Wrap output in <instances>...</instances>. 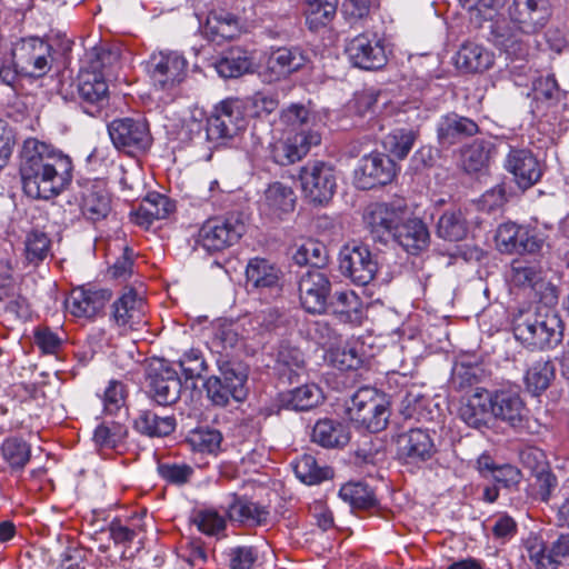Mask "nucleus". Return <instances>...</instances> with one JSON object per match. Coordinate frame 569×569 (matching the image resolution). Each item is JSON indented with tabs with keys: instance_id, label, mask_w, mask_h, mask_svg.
<instances>
[{
	"instance_id": "32",
	"label": "nucleus",
	"mask_w": 569,
	"mask_h": 569,
	"mask_svg": "<svg viewBox=\"0 0 569 569\" xmlns=\"http://www.w3.org/2000/svg\"><path fill=\"white\" fill-rule=\"evenodd\" d=\"M246 277L252 288L280 290L279 270L266 259H251L246 269Z\"/></svg>"
},
{
	"instance_id": "22",
	"label": "nucleus",
	"mask_w": 569,
	"mask_h": 569,
	"mask_svg": "<svg viewBox=\"0 0 569 569\" xmlns=\"http://www.w3.org/2000/svg\"><path fill=\"white\" fill-rule=\"evenodd\" d=\"M306 63L303 51L298 47H279L273 49L267 61L262 77L273 82L298 71Z\"/></svg>"
},
{
	"instance_id": "30",
	"label": "nucleus",
	"mask_w": 569,
	"mask_h": 569,
	"mask_svg": "<svg viewBox=\"0 0 569 569\" xmlns=\"http://www.w3.org/2000/svg\"><path fill=\"white\" fill-rule=\"evenodd\" d=\"M387 62V54L382 40L376 34L358 36V68L377 70Z\"/></svg>"
},
{
	"instance_id": "17",
	"label": "nucleus",
	"mask_w": 569,
	"mask_h": 569,
	"mask_svg": "<svg viewBox=\"0 0 569 569\" xmlns=\"http://www.w3.org/2000/svg\"><path fill=\"white\" fill-rule=\"evenodd\" d=\"M436 453V446L430 432L413 428L397 438V456L406 463L425 462Z\"/></svg>"
},
{
	"instance_id": "53",
	"label": "nucleus",
	"mask_w": 569,
	"mask_h": 569,
	"mask_svg": "<svg viewBox=\"0 0 569 569\" xmlns=\"http://www.w3.org/2000/svg\"><path fill=\"white\" fill-rule=\"evenodd\" d=\"M224 556L229 569H253L258 559L257 550L250 546L229 548Z\"/></svg>"
},
{
	"instance_id": "40",
	"label": "nucleus",
	"mask_w": 569,
	"mask_h": 569,
	"mask_svg": "<svg viewBox=\"0 0 569 569\" xmlns=\"http://www.w3.org/2000/svg\"><path fill=\"white\" fill-rule=\"evenodd\" d=\"M322 398L321 390L315 385H305L281 393L282 407L296 411H307L316 407Z\"/></svg>"
},
{
	"instance_id": "50",
	"label": "nucleus",
	"mask_w": 569,
	"mask_h": 569,
	"mask_svg": "<svg viewBox=\"0 0 569 569\" xmlns=\"http://www.w3.org/2000/svg\"><path fill=\"white\" fill-rule=\"evenodd\" d=\"M417 137L418 131L416 130L396 129L387 136L385 146L393 157L402 160L411 151Z\"/></svg>"
},
{
	"instance_id": "24",
	"label": "nucleus",
	"mask_w": 569,
	"mask_h": 569,
	"mask_svg": "<svg viewBox=\"0 0 569 569\" xmlns=\"http://www.w3.org/2000/svg\"><path fill=\"white\" fill-rule=\"evenodd\" d=\"M214 69L222 78H239L254 71V52L243 47H231L216 60Z\"/></svg>"
},
{
	"instance_id": "56",
	"label": "nucleus",
	"mask_w": 569,
	"mask_h": 569,
	"mask_svg": "<svg viewBox=\"0 0 569 569\" xmlns=\"http://www.w3.org/2000/svg\"><path fill=\"white\" fill-rule=\"evenodd\" d=\"M282 119L286 123L296 127L298 131L317 129L319 130L316 116L311 114L310 111L299 104H292L286 109L282 113Z\"/></svg>"
},
{
	"instance_id": "27",
	"label": "nucleus",
	"mask_w": 569,
	"mask_h": 569,
	"mask_svg": "<svg viewBox=\"0 0 569 569\" xmlns=\"http://www.w3.org/2000/svg\"><path fill=\"white\" fill-rule=\"evenodd\" d=\"M137 432L149 438L170 436L177 428L174 416H160L152 410H141L133 421Z\"/></svg>"
},
{
	"instance_id": "55",
	"label": "nucleus",
	"mask_w": 569,
	"mask_h": 569,
	"mask_svg": "<svg viewBox=\"0 0 569 569\" xmlns=\"http://www.w3.org/2000/svg\"><path fill=\"white\" fill-rule=\"evenodd\" d=\"M51 241L40 231H32L26 239V258L31 263H39L47 258Z\"/></svg>"
},
{
	"instance_id": "51",
	"label": "nucleus",
	"mask_w": 569,
	"mask_h": 569,
	"mask_svg": "<svg viewBox=\"0 0 569 569\" xmlns=\"http://www.w3.org/2000/svg\"><path fill=\"white\" fill-rule=\"evenodd\" d=\"M490 159V143L485 140H475L462 152V164L467 172H478L485 168Z\"/></svg>"
},
{
	"instance_id": "7",
	"label": "nucleus",
	"mask_w": 569,
	"mask_h": 569,
	"mask_svg": "<svg viewBox=\"0 0 569 569\" xmlns=\"http://www.w3.org/2000/svg\"><path fill=\"white\" fill-rule=\"evenodd\" d=\"M496 242L503 253L536 254L542 250L546 240L536 228L505 222L497 229Z\"/></svg>"
},
{
	"instance_id": "34",
	"label": "nucleus",
	"mask_w": 569,
	"mask_h": 569,
	"mask_svg": "<svg viewBox=\"0 0 569 569\" xmlns=\"http://www.w3.org/2000/svg\"><path fill=\"white\" fill-rule=\"evenodd\" d=\"M296 197L293 190L281 183L273 182L264 191L261 208L264 212L280 217L293 210Z\"/></svg>"
},
{
	"instance_id": "10",
	"label": "nucleus",
	"mask_w": 569,
	"mask_h": 569,
	"mask_svg": "<svg viewBox=\"0 0 569 569\" xmlns=\"http://www.w3.org/2000/svg\"><path fill=\"white\" fill-rule=\"evenodd\" d=\"M409 214L408 206L403 199L390 202H377L368 206L363 212V223L370 232L381 238L385 234L393 236L399 223Z\"/></svg>"
},
{
	"instance_id": "4",
	"label": "nucleus",
	"mask_w": 569,
	"mask_h": 569,
	"mask_svg": "<svg viewBox=\"0 0 569 569\" xmlns=\"http://www.w3.org/2000/svg\"><path fill=\"white\" fill-rule=\"evenodd\" d=\"M108 133L114 148L126 154L146 152L152 143L149 123L140 118H118L108 124Z\"/></svg>"
},
{
	"instance_id": "13",
	"label": "nucleus",
	"mask_w": 569,
	"mask_h": 569,
	"mask_svg": "<svg viewBox=\"0 0 569 569\" xmlns=\"http://www.w3.org/2000/svg\"><path fill=\"white\" fill-rule=\"evenodd\" d=\"M321 133L317 129L301 130L287 136L270 146L271 159L280 166H289L300 161L311 147L319 146Z\"/></svg>"
},
{
	"instance_id": "44",
	"label": "nucleus",
	"mask_w": 569,
	"mask_h": 569,
	"mask_svg": "<svg viewBox=\"0 0 569 569\" xmlns=\"http://www.w3.org/2000/svg\"><path fill=\"white\" fill-rule=\"evenodd\" d=\"M467 221L460 209L448 210L439 218L437 234L449 241L462 240L467 234Z\"/></svg>"
},
{
	"instance_id": "8",
	"label": "nucleus",
	"mask_w": 569,
	"mask_h": 569,
	"mask_svg": "<svg viewBox=\"0 0 569 569\" xmlns=\"http://www.w3.org/2000/svg\"><path fill=\"white\" fill-rule=\"evenodd\" d=\"M244 231L238 217L211 218L199 229L197 242L209 252L221 251L237 243Z\"/></svg>"
},
{
	"instance_id": "21",
	"label": "nucleus",
	"mask_w": 569,
	"mask_h": 569,
	"mask_svg": "<svg viewBox=\"0 0 569 569\" xmlns=\"http://www.w3.org/2000/svg\"><path fill=\"white\" fill-rule=\"evenodd\" d=\"M459 418L470 428L481 430L490 427L492 418L490 391L477 388L471 395L461 400Z\"/></svg>"
},
{
	"instance_id": "25",
	"label": "nucleus",
	"mask_w": 569,
	"mask_h": 569,
	"mask_svg": "<svg viewBox=\"0 0 569 569\" xmlns=\"http://www.w3.org/2000/svg\"><path fill=\"white\" fill-rule=\"evenodd\" d=\"M110 299L108 290H86L78 288L72 290L66 301V308L71 315L79 318H93Z\"/></svg>"
},
{
	"instance_id": "5",
	"label": "nucleus",
	"mask_w": 569,
	"mask_h": 569,
	"mask_svg": "<svg viewBox=\"0 0 569 569\" xmlns=\"http://www.w3.org/2000/svg\"><path fill=\"white\" fill-rule=\"evenodd\" d=\"M241 103L236 99L221 101L207 119V139L217 146L226 144L246 128Z\"/></svg>"
},
{
	"instance_id": "45",
	"label": "nucleus",
	"mask_w": 569,
	"mask_h": 569,
	"mask_svg": "<svg viewBox=\"0 0 569 569\" xmlns=\"http://www.w3.org/2000/svg\"><path fill=\"white\" fill-rule=\"evenodd\" d=\"M509 279L517 287L536 288L542 280L538 262L526 259H515L510 266Z\"/></svg>"
},
{
	"instance_id": "6",
	"label": "nucleus",
	"mask_w": 569,
	"mask_h": 569,
	"mask_svg": "<svg viewBox=\"0 0 569 569\" xmlns=\"http://www.w3.org/2000/svg\"><path fill=\"white\" fill-rule=\"evenodd\" d=\"M52 48L37 37L19 40L12 48V61L21 74L40 78L52 67Z\"/></svg>"
},
{
	"instance_id": "63",
	"label": "nucleus",
	"mask_w": 569,
	"mask_h": 569,
	"mask_svg": "<svg viewBox=\"0 0 569 569\" xmlns=\"http://www.w3.org/2000/svg\"><path fill=\"white\" fill-rule=\"evenodd\" d=\"M158 470L163 479L176 485L188 482L193 473L192 467L186 463H162Z\"/></svg>"
},
{
	"instance_id": "49",
	"label": "nucleus",
	"mask_w": 569,
	"mask_h": 569,
	"mask_svg": "<svg viewBox=\"0 0 569 569\" xmlns=\"http://www.w3.org/2000/svg\"><path fill=\"white\" fill-rule=\"evenodd\" d=\"M127 437L128 428L116 421L99 425L93 433L96 445L103 448H117L123 443Z\"/></svg>"
},
{
	"instance_id": "26",
	"label": "nucleus",
	"mask_w": 569,
	"mask_h": 569,
	"mask_svg": "<svg viewBox=\"0 0 569 569\" xmlns=\"http://www.w3.org/2000/svg\"><path fill=\"white\" fill-rule=\"evenodd\" d=\"M392 237L411 254H418L425 250L430 241L427 226L418 218H409V214L399 223Z\"/></svg>"
},
{
	"instance_id": "14",
	"label": "nucleus",
	"mask_w": 569,
	"mask_h": 569,
	"mask_svg": "<svg viewBox=\"0 0 569 569\" xmlns=\"http://www.w3.org/2000/svg\"><path fill=\"white\" fill-rule=\"evenodd\" d=\"M148 381L149 395L158 405L170 406L179 400L181 380L164 360H157L150 366Z\"/></svg>"
},
{
	"instance_id": "42",
	"label": "nucleus",
	"mask_w": 569,
	"mask_h": 569,
	"mask_svg": "<svg viewBox=\"0 0 569 569\" xmlns=\"http://www.w3.org/2000/svg\"><path fill=\"white\" fill-rule=\"evenodd\" d=\"M306 22L310 30L317 31L327 26L336 16L339 0H305Z\"/></svg>"
},
{
	"instance_id": "38",
	"label": "nucleus",
	"mask_w": 569,
	"mask_h": 569,
	"mask_svg": "<svg viewBox=\"0 0 569 569\" xmlns=\"http://www.w3.org/2000/svg\"><path fill=\"white\" fill-rule=\"evenodd\" d=\"M143 300L133 289L126 290L113 303V318L119 326H133L140 322Z\"/></svg>"
},
{
	"instance_id": "36",
	"label": "nucleus",
	"mask_w": 569,
	"mask_h": 569,
	"mask_svg": "<svg viewBox=\"0 0 569 569\" xmlns=\"http://www.w3.org/2000/svg\"><path fill=\"white\" fill-rule=\"evenodd\" d=\"M312 441L325 448H340L351 439V432L341 423L332 420H319L312 430Z\"/></svg>"
},
{
	"instance_id": "19",
	"label": "nucleus",
	"mask_w": 569,
	"mask_h": 569,
	"mask_svg": "<svg viewBox=\"0 0 569 569\" xmlns=\"http://www.w3.org/2000/svg\"><path fill=\"white\" fill-rule=\"evenodd\" d=\"M248 31L246 22L237 14L219 9L209 12L203 34L213 42L233 40Z\"/></svg>"
},
{
	"instance_id": "57",
	"label": "nucleus",
	"mask_w": 569,
	"mask_h": 569,
	"mask_svg": "<svg viewBox=\"0 0 569 569\" xmlns=\"http://www.w3.org/2000/svg\"><path fill=\"white\" fill-rule=\"evenodd\" d=\"M279 372L282 377L288 376L289 380L292 377H298L299 371L305 366L302 353L298 349L282 348L278 355Z\"/></svg>"
},
{
	"instance_id": "58",
	"label": "nucleus",
	"mask_w": 569,
	"mask_h": 569,
	"mask_svg": "<svg viewBox=\"0 0 569 569\" xmlns=\"http://www.w3.org/2000/svg\"><path fill=\"white\" fill-rule=\"evenodd\" d=\"M533 99L547 103H553L560 98V88L553 74L539 77L532 84Z\"/></svg>"
},
{
	"instance_id": "43",
	"label": "nucleus",
	"mask_w": 569,
	"mask_h": 569,
	"mask_svg": "<svg viewBox=\"0 0 569 569\" xmlns=\"http://www.w3.org/2000/svg\"><path fill=\"white\" fill-rule=\"evenodd\" d=\"M555 378V366L550 360H538L527 370L525 383L529 392L539 395L545 391Z\"/></svg>"
},
{
	"instance_id": "39",
	"label": "nucleus",
	"mask_w": 569,
	"mask_h": 569,
	"mask_svg": "<svg viewBox=\"0 0 569 569\" xmlns=\"http://www.w3.org/2000/svg\"><path fill=\"white\" fill-rule=\"evenodd\" d=\"M0 453L12 471H21L31 459V445L20 437H8L1 443Z\"/></svg>"
},
{
	"instance_id": "54",
	"label": "nucleus",
	"mask_w": 569,
	"mask_h": 569,
	"mask_svg": "<svg viewBox=\"0 0 569 569\" xmlns=\"http://www.w3.org/2000/svg\"><path fill=\"white\" fill-rule=\"evenodd\" d=\"M203 387L208 399L214 406L226 407L230 399L237 400L236 391H232V389L216 375L209 377Z\"/></svg>"
},
{
	"instance_id": "37",
	"label": "nucleus",
	"mask_w": 569,
	"mask_h": 569,
	"mask_svg": "<svg viewBox=\"0 0 569 569\" xmlns=\"http://www.w3.org/2000/svg\"><path fill=\"white\" fill-rule=\"evenodd\" d=\"M81 211L92 222L107 218L111 211V198L107 190L99 186L87 189L82 197Z\"/></svg>"
},
{
	"instance_id": "33",
	"label": "nucleus",
	"mask_w": 569,
	"mask_h": 569,
	"mask_svg": "<svg viewBox=\"0 0 569 569\" xmlns=\"http://www.w3.org/2000/svg\"><path fill=\"white\" fill-rule=\"evenodd\" d=\"M229 518L247 526H267L270 511L267 507L246 498H237L228 509Z\"/></svg>"
},
{
	"instance_id": "41",
	"label": "nucleus",
	"mask_w": 569,
	"mask_h": 569,
	"mask_svg": "<svg viewBox=\"0 0 569 569\" xmlns=\"http://www.w3.org/2000/svg\"><path fill=\"white\" fill-rule=\"evenodd\" d=\"M239 343V333L231 322H219L213 328L209 342L210 350L217 357L232 358V351Z\"/></svg>"
},
{
	"instance_id": "9",
	"label": "nucleus",
	"mask_w": 569,
	"mask_h": 569,
	"mask_svg": "<svg viewBox=\"0 0 569 569\" xmlns=\"http://www.w3.org/2000/svg\"><path fill=\"white\" fill-rule=\"evenodd\" d=\"M188 62L177 51H159L152 53L147 70L153 86L160 90H171L183 81Z\"/></svg>"
},
{
	"instance_id": "35",
	"label": "nucleus",
	"mask_w": 569,
	"mask_h": 569,
	"mask_svg": "<svg viewBox=\"0 0 569 569\" xmlns=\"http://www.w3.org/2000/svg\"><path fill=\"white\" fill-rule=\"evenodd\" d=\"M389 410L386 398L371 399L368 403H358V428L361 427L369 432H379L388 423Z\"/></svg>"
},
{
	"instance_id": "28",
	"label": "nucleus",
	"mask_w": 569,
	"mask_h": 569,
	"mask_svg": "<svg viewBox=\"0 0 569 569\" xmlns=\"http://www.w3.org/2000/svg\"><path fill=\"white\" fill-rule=\"evenodd\" d=\"M216 365L219 370V375L216 376L228 385L232 391H236L237 401H242L247 396L246 382L248 379V371L246 366L240 361L226 356L217 357Z\"/></svg>"
},
{
	"instance_id": "60",
	"label": "nucleus",
	"mask_w": 569,
	"mask_h": 569,
	"mask_svg": "<svg viewBox=\"0 0 569 569\" xmlns=\"http://www.w3.org/2000/svg\"><path fill=\"white\" fill-rule=\"evenodd\" d=\"M34 345L47 355H57L62 347L63 339L49 327H38L33 331Z\"/></svg>"
},
{
	"instance_id": "1",
	"label": "nucleus",
	"mask_w": 569,
	"mask_h": 569,
	"mask_svg": "<svg viewBox=\"0 0 569 569\" xmlns=\"http://www.w3.org/2000/svg\"><path fill=\"white\" fill-rule=\"evenodd\" d=\"M72 161L53 146L29 138L23 142L20 174L24 192L33 199L50 200L72 180Z\"/></svg>"
},
{
	"instance_id": "47",
	"label": "nucleus",
	"mask_w": 569,
	"mask_h": 569,
	"mask_svg": "<svg viewBox=\"0 0 569 569\" xmlns=\"http://www.w3.org/2000/svg\"><path fill=\"white\" fill-rule=\"evenodd\" d=\"M222 435L216 429L199 428L189 432L187 442L192 450L216 455L220 450Z\"/></svg>"
},
{
	"instance_id": "18",
	"label": "nucleus",
	"mask_w": 569,
	"mask_h": 569,
	"mask_svg": "<svg viewBox=\"0 0 569 569\" xmlns=\"http://www.w3.org/2000/svg\"><path fill=\"white\" fill-rule=\"evenodd\" d=\"M358 173V188L367 190L391 182L396 169L389 157L372 152L361 158Z\"/></svg>"
},
{
	"instance_id": "59",
	"label": "nucleus",
	"mask_w": 569,
	"mask_h": 569,
	"mask_svg": "<svg viewBox=\"0 0 569 569\" xmlns=\"http://www.w3.org/2000/svg\"><path fill=\"white\" fill-rule=\"evenodd\" d=\"M193 521L198 529L208 536L218 535L226 528L224 518L216 510L199 511Z\"/></svg>"
},
{
	"instance_id": "64",
	"label": "nucleus",
	"mask_w": 569,
	"mask_h": 569,
	"mask_svg": "<svg viewBox=\"0 0 569 569\" xmlns=\"http://www.w3.org/2000/svg\"><path fill=\"white\" fill-rule=\"evenodd\" d=\"M358 256L360 257V267L358 266V286L366 287L373 280L378 264L371 259V254L366 248L358 247Z\"/></svg>"
},
{
	"instance_id": "11",
	"label": "nucleus",
	"mask_w": 569,
	"mask_h": 569,
	"mask_svg": "<svg viewBox=\"0 0 569 569\" xmlns=\"http://www.w3.org/2000/svg\"><path fill=\"white\" fill-rule=\"evenodd\" d=\"M300 180L306 197L318 204L328 202L337 187L332 167L322 161H315L303 167Z\"/></svg>"
},
{
	"instance_id": "20",
	"label": "nucleus",
	"mask_w": 569,
	"mask_h": 569,
	"mask_svg": "<svg viewBox=\"0 0 569 569\" xmlns=\"http://www.w3.org/2000/svg\"><path fill=\"white\" fill-rule=\"evenodd\" d=\"M548 10L549 0H513L508 12L511 22L529 34L543 26Z\"/></svg>"
},
{
	"instance_id": "46",
	"label": "nucleus",
	"mask_w": 569,
	"mask_h": 569,
	"mask_svg": "<svg viewBox=\"0 0 569 569\" xmlns=\"http://www.w3.org/2000/svg\"><path fill=\"white\" fill-rule=\"evenodd\" d=\"M293 260L299 266L309 264L311 269H319L327 263L326 246L319 241L306 240L293 254Z\"/></svg>"
},
{
	"instance_id": "61",
	"label": "nucleus",
	"mask_w": 569,
	"mask_h": 569,
	"mask_svg": "<svg viewBox=\"0 0 569 569\" xmlns=\"http://www.w3.org/2000/svg\"><path fill=\"white\" fill-rule=\"evenodd\" d=\"M179 365L187 379L199 378L207 371V362L202 352L198 349H190L183 353L179 360Z\"/></svg>"
},
{
	"instance_id": "15",
	"label": "nucleus",
	"mask_w": 569,
	"mask_h": 569,
	"mask_svg": "<svg viewBox=\"0 0 569 569\" xmlns=\"http://www.w3.org/2000/svg\"><path fill=\"white\" fill-rule=\"evenodd\" d=\"M301 306L309 313H322L331 291V283L325 272L319 269L307 270L298 282Z\"/></svg>"
},
{
	"instance_id": "23",
	"label": "nucleus",
	"mask_w": 569,
	"mask_h": 569,
	"mask_svg": "<svg viewBox=\"0 0 569 569\" xmlns=\"http://www.w3.org/2000/svg\"><path fill=\"white\" fill-rule=\"evenodd\" d=\"M437 140L442 148L458 143L465 138L472 137L479 132V126L468 117L456 112H449L437 122Z\"/></svg>"
},
{
	"instance_id": "31",
	"label": "nucleus",
	"mask_w": 569,
	"mask_h": 569,
	"mask_svg": "<svg viewBox=\"0 0 569 569\" xmlns=\"http://www.w3.org/2000/svg\"><path fill=\"white\" fill-rule=\"evenodd\" d=\"M493 63V54L478 43L461 46L456 56V66L465 72H482Z\"/></svg>"
},
{
	"instance_id": "12",
	"label": "nucleus",
	"mask_w": 569,
	"mask_h": 569,
	"mask_svg": "<svg viewBox=\"0 0 569 569\" xmlns=\"http://www.w3.org/2000/svg\"><path fill=\"white\" fill-rule=\"evenodd\" d=\"M492 418L507 423L516 430L528 428L529 409L520 393L512 389H499L490 392Z\"/></svg>"
},
{
	"instance_id": "16",
	"label": "nucleus",
	"mask_w": 569,
	"mask_h": 569,
	"mask_svg": "<svg viewBox=\"0 0 569 569\" xmlns=\"http://www.w3.org/2000/svg\"><path fill=\"white\" fill-rule=\"evenodd\" d=\"M503 167L522 190L531 188L542 177V164L532 151L526 148L510 147Z\"/></svg>"
},
{
	"instance_id": "3",
	"label": "nucleus",
	"mask_w": 569,
	"mask_h": 569,
	"mask_svg": "<svg viewBox=\"0 0 569 569\" xmlns=\"http://www.w3.org/2000/svg\"><path fill=\"white\" fill-rule=\"evenodd\" d=\"M562 321L553 310L537 309L521 321H517L513 333L517 340L531 349H549L562 340Z\"/></svg>"
},
{
	"instance_id": "62",
	"label": "nucleus",
	"mask_w": 569,
	"mask_h": 569,
	"mask_svg": "<svg viewBox=\"0 0 569 569\" xmlns=\"http://www.w3.org/2000/svg\"><path fill=\"white\" fill-rule=\"evenodd\" d=\"M103 411L107 415L117 413L124 403V387L119 381H110L103 393Z\"/></svg>"
},
{
	"instance_id": "29",
	"label": "nucleus",
	"mask_w": 569,
	"mask_h": 569,
	"mask_svg": "<svg viewBox=\"0 0 569 569\" xmlns=\"http://www.w3.org/2000/svg\"><path fill=\"white\" fill-rule=\"evenodd\" d=\"M174 208V203L167 196L149 193L136 211V222L148 228L153 220L168 218Z\"/></svg>"
},
{
	"instance_id": "48",
	"label": "nucleus",
	"mask_w": 569,
	"mask_h": 569,
	"mask_svg": "<svg viewBox=\"0 0 569 569\" xmlns=\"http://www.w3.org/2000/svg\"><path fill=\"white\" fill-rule=\"evenodd\" d=\"M296 476L306 485H318L328 479L331 470L319 467L311 455H303L295 465Z\"/></svg>"
},
{
	"instance_id": "52",
	"label": "nucleus",
	"mask_w": 569,
	"mask_h": 569,
	"mask_svg": "<svg viewBox=\"0 0 569 569\" xmlns=\"http://www.w3.org/2000/svg\"><path fill=\"white\" fill-rule=\"evenodd\" d=\"M525 548L536 569H553L550 548L546 546L542 539L529 537L525 542Z\"/></svg>"
},
{
	"instance_id": "2",
	"label": "nucleus",
	"mask_w": 569,
	"mask_h": 569,
	"mask_svg": "<svg viewBox=\"0 0 569 569\" xmlns=\"http://www.w3.org/2000/svg\"><path fill=\"white\" fill-rule=\"evenodd\" d=\"M119 60V52L104 48H93L87 53L79 73L78 91L84 103V111L91 116L108 102L106 69Z\"/></svg>"
}]
</instances>
